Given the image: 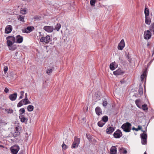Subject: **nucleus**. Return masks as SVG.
Here are the masks:
<instances>
[{
	"mask_svg": "<svg viewBox=\"0 0 154 154\" xmlns=\"http://www.w3.org/2000/svg\"><path fill=\"white\" fill-rule=\"evenodd\" d=\"M6 40L7 45L9 49L13 51L15 50L16 48V47L12 45L15 42V38L12 36H9L7 37Z\"/></svg>",
	"mask_w": 154,
	"mask_h": 154,
	"instance_id": "f257e3e1",
	"label": "nucleus"
},
{
	"mask_svg": "<svg viewBox=\"0 0 154 154\" xmlns=\"http://www.w3.org/2000/svg\"><path fill=\"white\" fill-rule=\"evenodd\" d=\"M131 124L128 122L123 124L121 128L123 131L126 132H130L131 129Z\"/></svg>",
	"mask_w": 154,
	"mask_h": 154,
	"instance_id": "f03ea898",
	"label": "nucleus"
},
{
	"mask_svg": "<svg viewBox=\"0 0 154 154\" xmlns=\"http://www.w3.org/2000/svg\"><path fill=\"white\" fill-rule=\"evenodd\" d=\"M80 139L76 137H75L74 141L73 142L71 147L72 148H75L78 147L80 143Z\"/></svg>",
	"mask_w": 154,
	"mask_h": 154,
	"instance_id": "7ed1b4c3",
	"label": "nucleus"
},
{
	"mask_svg": "<svg viewBox=\"0 0 154 154\" xmlns=\"http://www.w3.org/2000/svg\"><path fill=\"white\" fill-rule=\"evenodd\" d=\"M10 149L12 154H17L20 149V147L18 146L15 145L11 147Z\"/></svg>",
	"mask_w": 154,
	"mask_h": 154,
	"instance_id": "20e7f679",
	"label": "nucleus"
},
{
	"mask_svg": "<svg viewBox=\"0 0 154 154\" xmlns=\"http://www.w3.org/2000/svg\"><path fill=\"white\" fill-rule=\"evenodd\" d=\"M50 39V37L49 35H47L45 37H42L40 39V41L42 42L48 43Z\"/></svg>",
	"mask_w": 154,
	"mask_h": 154,
	"instance_id": "39448f33",
	"label": "nucleus"
},
{
	"mask_svg": "<svg viewBox=\"0 0 154 154\" xmlns=\"http://www.w3.org/2000/svg\"><path fill=\"white\" fill-rule=\"evenodd\" d=\"M151 36V33L150 30L145 31L144 33V38L145 39L147 40L150 38Z\"/></svg>",
	"mask_w": 154,
	"mask_h": 154,
	"instance_id": "423d86ee",
	"label": "nucleus"
},
{
	"mask_svg": "<svg viewBox=\"0 0 154 154\" xmlns=\"http://www.w3.org/2000/svg\"><path fill=\"white\" fill-rule=\"evenodd\" d=\"M122 135V133L121 131L119 130H117L113 134L114 137L116 138H120Z\"/></svg>",
	"mask_w": 154,
	"mask_h": 154,
	"instance_id": "0eeeda50",
	"label": "nucleus"
},
{
	"mask_svg": "<svg viewBox=\"0 0 154 154\" xmlns=\"http://www.w3.org/2000/svg\"><path fill=\"white\" fill-rule=\"evenodd\" d=\"M43 29L48 32H51L53 31L54 28L52 26H45Z\"/></svg>",
	"mask_w": 154,
	"mask_h": 154,
	"instance_id": "6e6552de",
	"label": "nucleus"
},
{
	"mask_svg": "<svg viewBox=\"0 0 154 154\" xmlns=\"http://www.w3.org/2000/svg\"><path fill=\"white\" fill-rule=\"evenodd\" d=\"M125 43L123 39H122L119 44L118 48L119 50H122L125 46Z\"/></svg>",
	"mask_w": 154,
	"mask_h": 154,
	"instance_id": "1a4fd4ad",
	"label": "nucleus"
},
{
	"mask_svg": "<svg viewBox=\"0 0 154 154\" xmlns=\"http://www.w3.org/2000/svg\"><path fill=\"white\" fill-rule=\"evenodd\" d=\"M12 30V27L11 25L7 26L5 29V32L6 33L8 34L10 33Z\"/></svg>",
	"mask_w": 154,
	"mask_h": 154,
	"instance_id": "9d476101",
	"label": "nucleus"
},
{
	"mask_svg": "<svg viewBox=\"0 0 154 154\" xmlns=\"http://www.w3.org/2000/svg\"><path fill=\"white\" fill-rule=\"evenodd\" d=\"M16 41L15 42L18 43H20L22 42L23 40V37L19 35H18L16 36Z\"/></svg>",
	"mask_w": 154,
	"mask_h": 154,
	"instance_id": "9b49d317",
	"label": "nucleus"
},
{
	"mask_svg": "<svg viewBox=\"0 0 154 154\" xmlns=\"http://www.w3.org/2000/svg\"><path fill=\"white\" fill-rule=\"evenodd\" d=\"M17 97V93H15L10 95L9 96V97L11 100L14 101L16 99Z\"/></svg>",
	"mask_w": 154,
	"mask_h": 154,
	"instance_id": "f8f14e48",
	"label": "nucleus"
},
{
	"mask_svg": "<svg viewBox=\"0 0 154 154\" xmlns=\"http://www.w3.org/2000/svg\"><path fill=\"white\" fill-rule=\"evenodd\" d=\"M135 103L137 106L139 108H141V106L143 103L142 101L140 99H137L135 101Z\"/></svg>",
	"mask_w": 154,
	"mask_h": 154,
	"instance_id": "ddd939ff",
	"label": "nucleus"
},
{
	"mask_svg": "<svg viewBox=\"0 0 154 154\" xmlns=\"http://www.w3.org/2000/svg\"><path fill=\"white\" fill-rule=\"evenodd\" d=\"M117 152V148L116 146H112L110 149V154H116Z\"/></svg>",
	"mask_w": 154,
	"mask_h": 154,
	"instance_id": "4468645a",
	"label": "nucleus"
},
{
	"mask_svg": "<svg viewBox=\"0 0 154 154\" xmlns=\"http://www.w3.org/2000/svg\"><path fill=\"white\" fill-rule=\"evenodd\" d=\"M95 112L96 114L99 116L102 114V111L100 107L97 106L95 109Z\"/></svg>",
	"mask_w": 154,
	"mask_h": 154,
	"instance_id": "2eb2a0df",
	"label": "nucleus"
},
{
	"mask_svg": "<svg viewBox=\"0 0 154 154\" xmlns=\"http://www.w3.org/2000/svg\"><path fill=\"white\" fill-rule=\"evenodd\" d=\"M114 130V128L113 127H109L106 129V132L107 134H111Z\"/></svg>",
	"mask_w": 154,
	"mask_h": 154,
	"instance_id": "dca6fc26",
	"label": "nucleus"
},
{
	"mask_svg": "<svg viewBox=\"0 0 154 154\" xmlns=\"http://www.w3.org/2000/svg\"><path fill=\"white\" fill-rule=\"evenodd\" d=\"M19 118L20 119L21 122H26L27 121V119L26 118L24 115H20Z\"/></svg>",
	"mask_w": 154,
	"mask_h": 154,
	"instance_id": "f3484780",
	"label": "nucleus"
},
{
	"mask_svg": "<svg viewBox=\"0 0 154 154\" xmlns=\"http://www.w3.org/2000/svg\"><path fill=\"white\" fill-rule=\"evenodd\" d=\"M113 73L114 75H118L122 74L123 72L121 69H119L116 71H114Z\"/></svg>",
	"mask_w": 154,
	"mask_h": 154,
	"instance_id": "a211bd4d",
	"label": "nucleus"
},
{
	"mask_svg": "<svg viewBox=\"0 0 154 154\" xmlns=\"http://www.w3.org/2000/svg\"><path fill=\"white\" fill-rule=\"evenodd\" d=\"M34 27L32 26H28L25 29V32L27 33H29L32 31Z\"/></svg>",
	"mask_w": 154,
	"mask_h": 154,
	"instance_id": "6ab92c4d",
	"label": "nucleus"
},
{
	"mask_svg": "<svg viewBox=\"0 0 154 154\" xmlns=\"http://www.w3.org/2000/svg\"><path fill=\"white\" fill-rule=\"evenodd\" d=\"M22 100L23 102L24 105H26L27 104L31 103V102L29 100L28 98H24Z\"/></svg>",
	"mask_w": 154,
	"mask_h": 154,
	"instance_id": "aec40b11",
	"label": "nucleus"
},
{
	"mask_svg": "<svg viewBox=\"0 0 154 154\" xmlns=\"http://www.w3.org/2000/svg\"><path fill=\"white\" fill-rule=\"evenodd\" d=\"M120 152L123 154H126L127 153V151L123 148H119V149Z\"/></svg>",
	"mask_w": 154,
	"mask_h": 154,
	"instance_id": "412c9836",
	"label": "nucleus"
},
{
	"mask_svg": "<svg viewBox=\"0 0 154 154\" xmlns=\"http://www.w3.org/2000/svg\"><path fill=\"white\" fill-rule=\"evenodd\" d=\"M54 69V68L53 66L49 68H48L46 71L47 74L48 75H50Z\"/></svg>",
	"mask_w": 154,
	"mask_h": 154,
	"instance_id": "4be33fe9",
	"label": "nucleus"
},
{
	"mask_svg": "<svg viewBox=\"0 0 154 154\" xmlns=\"http://www.w3.org/2000/svg\"><path fill=\"white\" fill-rule=\"evenodd\" d=\"M145 23L148 25H149L150 23L151 20L148 16L145 17Z\"/></svg>",
	"mask_w": 154,
	"mask_h": 154,
	"instance_id": "5701e85b",
	"label": "nucleus"
},
{
	"mask_svg": "<svg viewBox=\"0 0 154 154\" xmlns=\"http://www.w3.org/2000/svg\"><path fill=\"white\" fill-rule=\"evenodd\" d=\"M20 133V131H15V132L13 134V136L15 138H16L19 136Z\"/></svg>",
	"mask_w": 154,
	"mask_h": 154,
	"instance_id": "b1692460",
	"label": "nucleus"
},
{
	"mask_svg": "<svg viewBox=\"0 0 154 154\" xmlns=\"http://www.w3.org/2000/svg\"><path fill=\"white\" fill-rule=\"evenodd\" d=\"M17 18L18 20L22 22H24V18L23 16L22 15H19L18 16Z\"/></svg>",
	"mask_w": 154,
	"mask_h": 154,
	"instance_id": "393cba45",
	"label": "nucleus"
},
{
	"mask_svg": "<svg viewBox=\"0 0 154 154\" xmlns=\"http://www.w3.org/2000/svg\"><path fill=\"white\" fill-rule=\"evenodd\" d=\"M102 105L103 107H106L108 104V102L105 99H103Z\"/></svg>",
	"mask_w": 154,
	"mask_h": 154,
	"instance_id": "a878e982",
	"label": "nucleus"
},
{
	"mask_svg": "<svg viewBox=\"0 0 154 154\" xmlns=\"http://www.w3.org/2000/svg\"><path fill=\"white\" fill-rule=\"evenodd\" d=\"M108 117L106 116H104L102 118V120L104 122H105V124L108 121Z\"/></svg>",
	"mask_w": 154,
	"mask_h": 154,
	"instance_id": "bb28decb",
	"label": "nucleus"
},
{
	"mask_svg": "<svg viewBox=\"0 0 154 154\" xmlns=\"http://www.w3.org/2000/svg\"><path fill=\"white\" fill-rule=\"evenodd\" d=\"M149 9L147 8H145L144 11L145 17L148 16L149 15Z\"/></svg>",
	"mask_w": 154,
	"mask_h": 154,
	"instance_id": "cd10ccee",
	"label": "nucleus"
},
{
	"mask_svg": "<svg viewBox=\"0 0 154 154\" xmlns=\"http://www.w3.org/2000/svg\"><path fill=\"white\" fill-rule=\"evenodd\" d=\"M105 124V122H104L102 120L98 122L97 123L98 125L100 127H102Z\"/></svg>",
	"mask_w": 154,
	"mask_h": 154,
	"instance_id": "c85d7f7f",
	"label": "nucleus"
},
{
	"mask_svg": "<svg viewBox=\"0 0 154 154\" xmlns=\"http://www.w3.org/2000/svg\"><path fill=\"white\" fill-rule=\"evenodd\" d=\"M138 94L139 95H141L143 94V88L142 86L140 85L139 86V89L138 90Z\"/></svg>",
	"mask_w": 154,
	"mask_h": 154,
	"instance_id": "c756f323",
	"label": "nucleus"
},
{
	"mask_svg": "<svg viewBox=\"0 0 154 154\" xmlns=\"http://www.w3.org/2000/svg\"><path fill=\"white\" fill-rule=\"evenodd\" d=\"M141 108L143 110H147L148 109L147 105L146 104H143L141 106Z\"/></svg>",
	"mask_w": 154,
	"mask_h": 154,
	"instance_id": "7c9ffc66",
	"label": "nucleus"
},
{
	"mask_svg": "<svg viewBox=\"0 0 154 154\" xmlns=\"http://www.w3.org/2000/svg\"><path fill=\"white\" fill-rule=\"evenodd\" d=\"M34 109V106L32 105H29L27 106V110L29 112H31Z\"/></svg>",
	"mask_w": 154,
	"mask_h": 154,
	"instance_id": "2f4dec72",
	"label": "nucleus"
},
{
	"mask_svg": "<svg viewBox=\"0 0 154 154\" xmlns=\"http://www.w3.org/2000/svg\"><path fill=\"white\" fill-rule=\"evenodd\" d=\"M61 25L60 23H57L55 27V29L58 31L61 27Z\"/></svg>",
	"mask_w": 154,
	"mask_h": 154,
	"instance_id": "473e14b6",
	"label": "nucleus"
},
{
	"mask_svg": "<svg viewBox=\"0 0 154 154\" xmlns=\"http://www.w3.org/2000/svg\"><path fill=\"white\" fill-rule=\"evenodd\" d=\"M24 91H21L20 92V96L18 99L19 100L23 98L24 96Z\"/></svg>",
	"mask_w": 154,
	"mask_h": 154,
	"instance_id": "72a5a7b5",
	"label": "nucleus"
},
{
	"mask_svg": "<svg viewBox=\"0 0 154 154\" xmlns=\"http://www.w3.org/2000/svg\"><path fill=\"white\" fill-rule=\"evenodd\" d=\"M97 0H91L90 4L91 6L94 7L95 6V4Z\"/></svg>",
	"mask_w": 154,
	"mask_h": 154,
	"instance_id": "f704fd0d",
	"label": "nucleus"
},
{
	"mask_svg": "<svg viewBox=\"0 0 154 154\" xmlns=\"http://www.w3.org/2000/svg\"><path fill=\"white\" fill-rule=\"evenodd\" d=\"M150 30L151 32H154V23H152L151 24L150 27Z\"/></svg>",
	"mask_w": 154,
	"mask_h": 154,
	"instance_id": "c9c22d12",
	"label": "nucleus"
},
{
	"mask_svg": "<svg viewBox=\"0 0 154 154\" xmlns=\"http://www.w3.org/2000/svg\"><path fill=\"white\" fill-rule=\"evenodd\" d=\"M142 128V126L140 125H139L138 127L137 128H135L134 127H133L132 128V130H135L136 131H137L139 130H140Z\"/></svg>",
	"mask_w": 154,
	"mask_h": 154,
	"instance_id": "e433bc0d",
	"label": "nucleus"
},
{
	"mask_svg": "<svg viewBox=\"0 0 154 154\" xmlns=\"http://www.w3.org/2000/svg\"><path fill=\"white\" fill-rule=\"evenodd\" d=\"M25 110L24 108H22L20 109L19 110V112L20 113V115H22L23 113H24L25 112Z\"/></svg>",
	"mask_w": 154,
	"mask_h": 154,
	"instance_id": "4c0bfd02",
	"label": "nucleus"
},
{
	"mask_svg": "<svg viewBox=\"0 0 154 154\" xmlns=\"http://www.w3.org/2000/svg\"><path fill=\"white\" fill-rule=\"evenodd\" d=\"M5 111L7 112L8 113H11L14 112V110L11 109H5Z\"/></svg>",
	"mask_w": 154,
	"mask_h": 154,
	"instance_id": "58836bf2",
	"label": "nucleus"
},
{
	"mask_svg": "<svg viewBox=\"0 0 154 154\" xmlns=\"http://www.w3.org/2000/svg\"><path fill=\"white\" fill-rule=\"evenodd\" d=\"M141 139H147V135L145 133H143L141 134Z\"/></svg>",
	"mask_w": 154,
	"mask_h": 154,
	"instance_id": "ea45409f",
	"label": "nucleus"
},
{
	"mask_svg": "<svg viewBox=\"0 0 154 154\" xmlns=\"http://www.w3.org/2000/svg\"><path fill=\"white\" fill-rule=\"evenodd\" d=\"M23 104V102L22 100H21L17 104V107H19L21 106Z\"/></svg>",
	"mask_w": 154,
	"mask_h": 154,
	"instance_id": "a19ab883",
	"label": "nucleus"
},
{
	"mask_svg": "<svg viewBox=\"0 0 154 154\" xmlns=\"http://www.w3.org/2000/svg\"><path fill=\"white\" fill-rule=\"evenodd\" d=\"M110 69L112 70L115 69L114 65L113 63H111L109 66Z\"/></svg>",
	"mask_w": 154,
	"mask_h": 154,
	"instance_id": "79ce46f5",
	"label": "nucleus"
},
{
	"mask_svg": "<svg viewBox=\"0 0 154 154\" xmlns=\"http://www.w3.org/2000/svg\"><path fill=\"white\" fill-rule=\"evenodd\" d=\"M141 139V143L143 145H145L147 143V139Z\"/></svg>",
	"mask_w": 154,
	"mask_h": 154,
	"instance_id": "37998d69",
	"label": "nucleus"
},
{
	"mask_svg": "<svg viewBox=\"0 0 154 154\" xmlns=\"http://www.w3.org/2000/svg\"><path fill=\"white\" fill-rule=\"evenodd\" d=\"M26 11V8H24L20 10V13L23 14H25Z\"/></svg>",
	"mask_w": 154,
	"mask_h": 154,
	"instance_id": "c03bdc74",
	"label": "nucleus"
},
{
	"mask_svg": "<svg viewBox=\"0 0 154 154\" xmlns=\"http://www.w3.org/2000/svg\"><path fill=\"white\" fill-rule=\"evenodd\" d=\"M145 77V74L144 73H143L142 75H141V80L143 81L144 80Z\"/></svg>",
	"mask_w": 154,
	"mask_h": 154,
	"instance_id": "a18cd8bd",
	"label": "nucleus"
},
{
	"mask_svg": "<svg viewBox=\"0 0 154 154\" xmlns=\"http://www.w3.org/2000/svg\"><path fill=\"white\" fill-rule=\"evenodd\" d=\"M62 148L64 149H66V145L64 144V142L62 146Z\"/></svg>",
	"mask_w": 154,
	"mask_h": 154,
	"instance_id": "49530a36",
	"label": "nucleus"
},
{
	"mask_svg": "<svg viewBox=\"0 0 154 154\" xmlns=\"http://www.w3.org/2000/svg\"><path fill=\"white\" fill-rule=\"evenodd\" d=\"M8 68L7 66H5L4 68V72L5 73L8 70Z\"/></svg>",
	"mask_w": 154,
	"mask_h": 154,
	"instance_id": "de8ad7c7",
	"label": "nucleus"
},
{
	"mask_svg": "<svg viewBox=\"0 0 154 154\" xmlns=\"http://www.w3.org/2000/svg\"><path fill=\"white\" fill-rule=\"evenodd\" d=\"M20 128L19 127H16L15 128V131H20Z\"/></svg>",
	"mask_w": 154,
	"mask_h": 154,
	"instance_id": "09e8293b",
	"label": "nucleus"
},
{
	"mask_svg": "<svg viewBox=\"0 0 154 154\" xmlns=\"http://www.w3.org/2000/svg\"><path fill=\"white\" fill-rule=\"evenodd\" d=\"M4 91L5 92L7 93L9 91V90L8 88H6L4 90Z\"/></svg>",
	"mask_w": 154,
	"mask_h": 154,
	"instance_id": "8fccbe9b",
	"label": "nucleus"
},
{
	"mask_svg": "<svg viewBox=\"0 0 154 154\" xmlns=\"http://www.w3.org/2000/svg\"><path fill=\"white\" fill-rule=\"evenodd\" d=\"M34 19L36 20H40V18L39 17H38L37 16H35L34 17Z\"/></svg>",
	"mask_w": 154,
	"mask_h": 154,
	"instance_id": "3c124183",
	"label": "nucleus"
},
{
	"mask_svg": "<svg viewBox=\"0 0 154 154\" xmlns=\"http://www.w3.org/2000/svg\"><path fill=\"white\" fill-rule=\"evenodd\" d=\"M128 61L130 63H131V58H130L129 57V56H128Z\"/></svg>",
	"mask_w": 154,
	"mask_h": 154,
	"instance_id": "603ef678",
	"label": "nucleus"
},
{
	"mask_svg": "<svg viewBox=\"0 0 154 154\" xmlns=\"http://www.w3.org/2000/svg\"><path fill=\"white\" fill-rule=\"evenodd\" d=\"M27 97H28L27 94V93H26L25 94V98H24L27 99L28 98Z\"/></svg>",
	"mask_w": 154,
	"mask_h": 154,
	"instance_id": "864d4df0",
	"label": "nucleus"
},
{
	"mask_svg": "<svg viewBox=\"0 0 154 154\" xmlns=\"http://www.w3.org/2000/svg\"><path fill=\"white\" fill-rule=\"evenodd\" d=\"M154 54V49H153V54Z\"/></svg>",
	"mask_w": 154,
	"mask_h": 154,
	"instance_id": "5fc2aeb1",
	"label": "nucleus"
},
{
	"mask_svg": "<svg viewBox=\"0 0 154 154\" xmlns=\"http://www.w3.org/2000/svg\"><path fill=\"white\" fill-rule=\"evenodd\" d=\"M141 131H143L144 132H145V131H143L142 130Z\"/></svg>",
	"mask_w": 154,
	"mask_h": 154,
	"instance_id": "6e6d98bb",
	"label": "nucleus"
},
{
	"mask_svg": "<svg viewBox=\"0 0 154 154\" xmlns=\"http://www.w3.org/2000/svg\"><path fill=\"white\" fill-rule=\"evenodd\" d=\"M18 154H23V153H22L21 152V153H19Z\"/></svg>",
	"mask_w": 154,
	"mask_h": 154,
	"instance_id": "4d7b16f0",
	"label": "nucleus"
},
{
	"mask_svg": "<svg viewBox=\"0 0 154 154\" xmlns=\"http://www.w3.org/2000/svg\"><path fill=\"white\" fill-rule=\"evenodd\" d=\"M0 146L1 147H3V146L1 145H0Z\"/></svg>",
	"mask_w": 154,
	"mask_h": 154,
	"instance_id": "13d9d810",
	"label": "nucleus"
},
{
	"mask_svg": "<svg viewBox=\"0 0 154 154\" xmlns=\"http://www.w3.org/2000/svg\"><path fill=\"white\" fill-rule=\"evenodd\" d=\"M144 154H146V152H145L144 153Z\"/></svg>",
	"mask_w": 154,
	"mask_h": 154,
	"instance_id": "bf43d9fd",
	"label": "nucleus"
},
{
	"mask_svg": "<svg viewBox=\"0 0 154 154\" xmlns=\"http://www.w3.org/2000/svg\"><path fill=\"white\" fill-rule=\"evenodd\" d=\"M147 46H149V44L148 43L147 44Z\"/></svg>",
	"mask_w": 154,
	"mask_h": 154,
	"instance_id": "052dcab7",
	"label": "nucleus"
}]
</instances>
